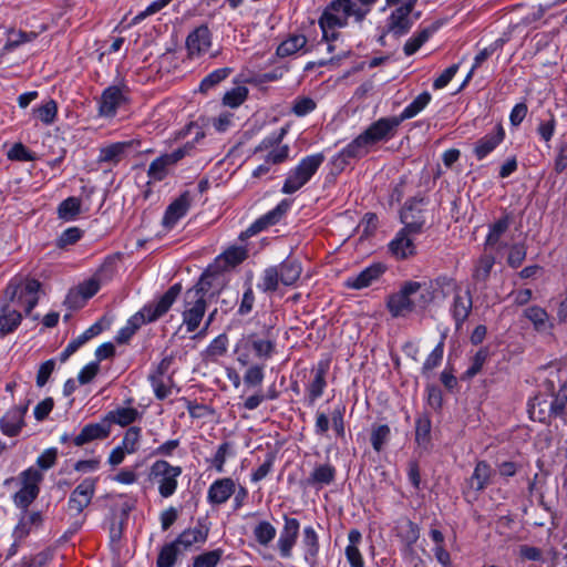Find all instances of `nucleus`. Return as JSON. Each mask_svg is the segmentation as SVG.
Returning a JSON list of instances; mask_svg holds the SVG:
<instances>
[{"label": "nucleus", "mask_w": 567, "mask_h": 567, "mask_svg": "<svg viewBox=\"0 0 567 567\" xmlns=\"http://www.w3.org/2000/svg\"><path fill=\"white\" fill-rule=\"evenodd\" d=\"M523 315L532 322L534 330L539 333L550 332L554 328V323L550 320L549 315L539 306L526 308Z\"/></svg>", "instance_id": "aec40b11"}, {"label": "nucleus", "mask_w": 567, "mask_h": 567, "mask_svg": "<svg viewBox=\"0 0 567 567\" xmlns=\"http://www.w3.org/2000/svg\"><path fill=\"white\" fill-rule=\"evenodd\" d=\"M110 435V426L105 417L99 423L85 425L73 440L76 446H82L93 440L105 439Z\"/></svg>", "instance_id": "a211bd4d"}, {"label": "nucleus", "mask_w": 567, "mask_h": 567, "mask_svg": "<svg viewBox=\"0 0 567 567\" xmlns=\"http://www.w3.org/2000/svg\"><path fill=\"white\" fill-rule=\"evenodd\" d=\"M262 379H264V372H262V368L259 365L250 367L244 375V382H245V384H247L249 386L259 385L262 382Z\"/></svg>", "instance_id": "338daca9"}, {"label": "nucleus", "mask_w": 567, "mask_h": 567, "mask_svg": "<svg viewBox=\"0 0 567 567\" xmlns=\"http://www.w3.org/2000/svg\"><path fill=\"white\" fill-rule=\"evenodd\" d=\"M208 536V527L198 525L194 528L184 530L175 540V544L183 546L185 549L197 543H204Z\"/></svg>", "instance_id": "c85d7f7f"}, {"label": "nucleus", "mask_w": 567, "mask_h": 567, "mask_svg": "<svg viewBox=\"0 0 567 567\" xmlns=\"http://www.w3.org/2000/svg\"><path fill=\"white\" fill-rule=\"evenodd\" d=\"M472 309V296L470 290H465L463 295L456 293L453 303V317L457 327L465 321Z\"/></svg>", "instance_id": "c756f323"}, {"label": "nucleus", "mask_w": 567, "mask_h": 567, "mask_svg": "<svg viewBox=\"0 0 567 567\" xmlns=\"http://www.w3.org/2000/svg\"><path fill=\"white\" fill-rule=\"evenodd\" d=\"M368 13V9L360 8L352 0H334L323 11L319 19V25L323 33V39L329 40V31L336 28L347 25L348 18L354 17L357 21H362Z\"/></svg>", "instance_id": "f03ea898"}, {"label": "nucleus", "mask_w": 567, "mask_h": 567, "mask_svg": "<svg viewBox=\"0 0 567 567\" xmlns=\"http://www.w3.org/2000/svg\"><path fill=\"white\" fill-rule=\"evenodd\" d=\"M189 206V193L185 192L167 207L163 225L168 228L173 227L187 213Z\"/></svg>", "instance_id": "6ab92c4d"}, {"label": "nucleus", "mask_w": 567, "mask_h": 567, "mask_svg": "<svg viewBox=\"0 0 567 567\" xmlns=\"http://www.w3.org/2000/svg\"><path fill=\"white\" fill-rule=\"evenodd\" d=\"M42 522L39 512L25 513L17 525L13 536L16 539H22L29 535L32 526H39Z\"/></svg>", "instance_id": "c9c22d12"}, {"label": "nucleus", "mask_w": 567, "mask_h": 567, "mask_svg": "<svg viewBox=\"0 0 567 567\" xmlns=\"http://www.w3.org/2000/svg\"><path fill=\"white\" fill-rule=\"evenodd\" d=\"M420 203V200H410L404 205L400 213L401 223L404 225L402 230L413 235L420 233L424 224Z\"/></svg>", "instance_id": "ddd939ff"}, {"label": "nucleus", "mask_w": 567, "mask_h": 567, "mask_svg": "<svg viewBox=\"0 0 567 567\" xmlns=\"http://www.w3.org/2000/svg\"><path fill=\"white\" fill-rule=\"evenodd\" d=\"M182 291V285L175 284L154 303L144 306L130 318L127 324L122 328L116 337L118 343L126 342L136 330L146 322H153L163 317L176 301Z\"/></svg>", "instance_id": "f257e3e1"}, {"label": "nucleus", "mask_w": 567, "mask_h": 567, "mask_svg": "<svg viewBox=\"0 0 567 567\" xmlns=\"http://www.w3.org/2000/svg\"><path fill=\"white\" fill-rule=\"evenodd\" d=\"M431 101V94L427 92L421 93L409 106L404 109L399 117H392V127L399 125L402 121L415 116L421 112Z\"/></svg>", "instance_id": "2f4dec72"}, {"label": "nucleus", "mask_w": 567, "mask_h": 567, "mask_svg": "<svg viewBox=\"0 0 567 567\" xmlns=\"http://www.w3.org/2000/svg\"><path fill=\"white\" fill-rule=\"evenodd\" d=\"M398 537L406 545L415 543L419 538V529L410 519H401L396 525Z\"/></svg>", "instance_id": "ea45409f"}, {"label": "nucleus", "mask_w": 567, "mask_h": 567, "mask_svg": "<svg viewBox=\"0 0 567 567\" xmlns=\"http://www.w3.org/2000/svg\"><path fill=\"white\" fill-rule=\"evenodd\" d=\"M216 286L219 288H223L224 286L219 274L207 270L202 275L198 282L185 292H196L197 297L205 299V295L209 291V289Z\"/></svg>", "instance_id": "cd10ccee"}, {"label": "nucleus", "mask_w": 567, "mask_h": 567, "mask_svg": "<svg viewBox=\"0 0 567 567\" xmlns=\"http://www.w3.org/2000/svg\"><path fill=\"white\" fill-rule=\"evenodd\" d=\"M124 102V95L117 86L106 89L101 97L100 114L113 116L116 109Z\"/></svg>", "instance_id": "412c9836"}, {"label": "nucleus", "mask_w": 567, "mask_h": 567, "mask_svg": "<svg viewBox=\"0 0 567 567\" xmlns=\"http://www.w3.org/2000/svg\"><path fill=\"white\" fill-rule=\"evenodd\" d=\"M27 412V406L19 409L14 408L9 411L1 420L0 427L6 435L14 436L21 430L23 424V415Z\"/></svg>", "instance_id": "b1692460"}, {"label": "nucleus", "mask_w": 567, "mask_h": 567, "mask_svg": "<svg viewBox=\"0 0 567 567\" xmlns=\"http://www.w3.org/2000/svg\"><path fill=\"white\" fill-rule=\"evenodd\" d=\"M502 45H503V41L496 40L489 47H487L478 52V54L475 56L473 68L465 79V83L472 78L474 70L476 68H478L485 60H487L496 50L502 48Z\"/></svg>", "instance_id": "603ef678"}, {"label": "nucleus", "mask_w": 567, "mask_h": 567, "mask_svg": "<svg viewBox=\"0 0 567 567\" xmlns=\"http://www.w3.org/2000/svg\"><path fill=\"white\" fill-rule=\"evenodd\" d=\"M547 391L554 396L550 400L549 413L554 417L561 416L567 404V370H550L545 381Z\"/></svg>", "instance_id": "39448f33"}, {"label": "nucleus", "mask_w": 567, "mask_h": 567, "mask_svg": "<svg viewBox=\"0 0 567 567\" xmlns=\"http://www.w3.org/2000/svg\"><path fill=\"white\" fill-rule=\"evenodd\" d=\"M431 31L429 29L422 30L416 37L406 41L404 45V53L411 55L415 53L420 47L430 38Z\"/></svg>", "instance_id": "680f3d73"}, {"label": "nucleus", "mask_w": 567, "mask_h": 567, "mask_svg": "<svg viewBox=\"0 0 567 567\" xmlns=\"http://www.w3.org/2000/svg\"><path fill=\"white\" fill-rule=\"evenodd\" d=\"M95 491V480L86 478L71 493L69 509L75 514L89 506Z\"/></svg>", "instance_id": "f8f14e48"}, {"label": "nucleus", "mask_w": 567, "mask_h": 567, "mask_svg": "<svg viewBox=\"0 0 567 567\" xmlns=\"http://www.w3.org/2000/svg\"><path fill=\"white\" fill-rule=\"evenodd\" d=\"M20 289V282L11 281L6 291H4V303L1 307L0 315V336L4 337L14 331V329L20 324L22 320V315L16 307L11 303L17 302L20 306H23L22 295L18 292Z\"/></svg>", "instance_id": "20e7f679"}, {"label": "nucleus", "mask_w": 567, "mask_h": 567, "mask_svg": "<svg viewBox=\"0 0 567 567\" xmlns=\"http://www.w3.org/2000/svg\"><path fill=\"white\" fill-rule=\"evenodd\" d=\"M22 487L14 494V503L27 508L39 494V483L42 481L43 475L35 468H28L20 475Z\"/></svg>", "instance_id": "0eeeda50"}, {"label": "nucleus", "mask_w": 567, "mask_h": 567, "mask_svg": "<svg viewBox=\"0 0 567 567\" xmlns=\"http://www.w3.org/2000/svg\"><path fill=\"white\" fill-rule=\"evenodd\" d=\"M35 112L44 124H51L56 116L58 105L55 101L50 100L44 105L37 109Z\"/></svg>", "instance_id": "052dcab7"}, {"label": "nucleus", "mask_w": 567, "mask_h": 567, "mask_svg": "<svg viewBox=\"0 0 567 567\" xmlns=\"http://www.w3.org/2000/svg\"><path fill=\"white\" fill-rule=\"evenodd\" d=\"M248 90L246 86H236L233 90L226 92L224 95V104L230 107H237L240 105L247 97Z\"/></svg>", "instance_id": "09e8293b"}, {"label": "nucleus", "mask_w": 567, "mask_h": 567, "mask_svg": "<svg viewBox=\"0 0 567 567\" xmlns=\"http://www.w3.org/2000/svg\"><path fill=\"white\" fill-rule=\"evenodd\" d=\"M135 144L134 141L121 142L109 145L101 150L100 162H118L125 151Z\"/></svg>", "instance_id": "e433bc0d"}, {"label": "nucleus", "mask_w": 567, "mask_h": 567, "mask_svg": "<svg viewBox=\"0 0 567 567\" xmlns=\"http://www.w3.org/2000/svg\"><path fill=\"white\" fill-rule=\"evenodd\" d=\"M416 0H408L392 12V33L402 35L410 30L413 24L411 12L414 9Z\"/></svg>", "instance_id": "2eb2a0df"}, {"label": "nucleus", "mask_w": 567, "mask_h": 567, "mask_svg": "<svg viewBox=\"0 0 567 567\" xmlns=\"http://www.w3.org/2000/svg\"><path fill=\"white\" fill-rule=\"evenodd\" d=\"M189 56H199L208 52L212 40L210 32L207 27L200 25L194 32H192L186 41Z\"/></svg>", "instance_id": "dca6fc26"}, {"label": "nucleus", "mask_w": 567, "mask_h": 567, "mask_svg": "<svg viewBox=\"0 0 567 567\" xmlns=\"http://www.w3.org/2000/svg\"><path fill=\"white\" fill-rule=\"evenodd\" d=\"M254 534L259 544L267 545L274 539L276 529L270 523L261 522L256 526Z\"/></svg>", "instance_id": "3c124183"}, {"label": "nucleus", "mask_w": 567, "mask_h": 567, "mask_svg": "<svg viewBox=\"0 0 567 567\" xmlns=\"http://www.w3.org/2000/svg\"><path fill=\"white\" fill-rule=\"evenodd\" d=\"M526 258V246L525 244H515L511 247L507 264L512 268H518Z\"/></svg>", "instance_id": "4d7b16f0"}, {"label": "nucleus", "mask_w": 567, "mask_h": 567, "mask_svg": "<svg viewBox=\"0 0 567 567\" xmlns=\"http://www.w3.org/2000/svg\"><path fill=\"white\" fill-rule=\"evenodd\" d=\"M138 415V412L133 408H121L115 411H111L106 414L105 420L111 427L112 423H117L121 426H126L134 422Z\"/></svg>", "instance_id": "4c0bfd02"}, {"label": "nucleus", "mask_w": 567, "mask_h": 567, "mask_svg": "<svg viewBox=\"0 0 567 567\" xmlns=\"http://www.w3.org/2000/svg\"><path fill=\"white\" fill-rule=\"evenodd\" d=\"M550 401L544 396H535L529 403V413L533 420L539 422H550L554 419V414L549 413Z\"/></svg>", "instance_id": "72a5a7b5"}, {"label": "nucleus", "mask_w": 567, "mask_h": 567, "mask_svg": "<svg viewBox=\"0 0 567 567\" xmlns=\"http://www.w3.org/2000/svg\"><path fill=\"white\" fill-rule=\"evenodd\" d=\"M109 264H104L100 270L89 280L81 284L76 291H70L66 297L65 303L70 305V307H78V298L81 296L83 300H87L93 297L100 289V277L107 269Z\"/></svg>", "instance_id": "4468645a"}, {"label": "nucleus", "mask_w": 567, "mask_h": 567, "mask_svg": "<svg viewBox=\"0 0 567 567\" xmlns=\"http://www.w3.org/2000/svg\"><path fill=\"white\" fill-rule=\"evenodd\" d=\"M390 132V120L381 118L370 125L352 143H350L341 153L344 158L360 157L368 153L370 146L382 141Z\"/></svg>", "instance_id": "7ed1b4c3"}, {"label": "nucleus", "mask_w": 567, "mask_h": 567, "mask_svg": "<svg viewBox=\"0 0 567 567\" xmlns=\"http://www.w3.org/2000/svg\"><path fill=\"white\" fill-rule=\"evenodd\" d=\"M82 236V230L78 227L68 228L62 233L58 239V247L64 248L69 245L75 244Z\"/></svg>", "instance_id": "0e129e2a"}, {"label": "nucleus", "mask_w": 567, "mask_h": 567, "mask_svg": "<svg viewBox=\"0 0 567 567\" xmlns=\"http://www.w3.org/2000/svg\"><path fill=\"white\" fill-rule=\"evenodd\" d=\"M289 204L281 202L275 209L256 220L247 230L249 235H255L266 227L276 224L287 212Z\"/></svg>", "instance_id": "a878e982"}, {"label": "nucleus", "mask_w": 567, "mask_h": 567, "mask_svg": "<svg viewBox=\"0 0 567 567\" xmlns=\"http://www.w3.org/2000/svg\"><path fill=\"white\" fill-rule=\"evenodd\" d=\"M247 257L246 250L240 247H234L226 250L223 255V259L229 266H236L244 261Z\"/></svg>", "instance_id": "69168bd1"}, {"label": "nucleus", "mask_w": 567, "mask_h": 567, "mask_svg": "<svg viewBox=\"0 0 567 567\" xmlns=\"http://www.w3.org/2000/svg\"><path fill=\"white\" fill-rule=\"evenodd\" d=\"M306 43L307 39L303 35H292L286 41L281 42V44L277 49V54L279 56L291 55L301 48H303Z\"/></svg>", "instance_id": "37998d69"}, {"label": "nucleus", "mask_w": 567, "mask_h": 567, "mask_svg": "<svg viewBox=\"0 0 567 567\" xmlns=\"http://www.w3.org/2000/svg\"><path fill=\"white\" fill-rule=\"evenodd\" d=\"M302 543L306 547V559H312L316 557L319 545L318 537L312 527H306L303 530V539Z\"/></svg>", "instance_id": "a18cd8bd"}, {"label": "nucleus", "mask_w": 567, "mask_h": 567, "mask_svg": "<svg viewBox=\"0 0 567 567\" xmlns=\"http://www.w3.org/2000/svg\"><path fill=\"white\" fill-rule=\"evenodd\" d=\"M206 311V300L197 297L196 292L184 293L183 323L187 332H194Z\"/></svg>", "instance_id": "6e6552de"}, {"label": "nucleus", "mask_w": 567, "mask_h": 567, "mask_svg": "<svg viewBox=\"0 0 567 567\" xmlns=\"http://www.w3.org/2000/svg\"><path fill=\"white\" fill-rule=\"evenodd\" d=\"M280 275V282L285 286L293 285L301 275V265L297 260L288 259L277 267Z\"/></svg>", "instance_id": "473e14b6"}, {"label": "nucleus", "mask_w": 567, "mask_h": 567, "mask_svg": "<svg viewBox=\"0 0 567 567\" xmlns=\"http://www.w3.org/2000/svg\"><path fill=\"white\" fill-rule=\"evenodd\" d=\"M192 143H186L183 147L174 151L171 154H164L153 161L148 168V176L155 181H162L166 176L167 166L176 164L181 161L190 150Z\"/></svg>", "instance_id": "9b49d317"}, {"label": "nucleus", "mask_w": 567, "mask_h": 567, "mask_svg": "<svg viewBox=\"0 0 567 567\" xmlns=\"http://www.w3.org/2000/svg\"><path fill=\"white\" fill-rule=\"evenodd\" d=\"M299 530V523L295 518H287L285 523V528L281 533V536L279 538V549L281 553V556L289 557L291 554V549L295 545L297 535Z\"/></svg>", "instance_id": "4be33fe9"}, {"label": "nucleus", "mask_w": 567, "mask_h": 567, "mask_svg": "<svg viewBox=\"0 0 567 567\" xmlns=\"http://www.w3.org/2000/svg\"><path fill=\"white\" fill-rule=\"evenodd\" d=\"M140 439V429L138 427H130L124 436L123 440V447L126 450L127 453L135 452L136 444Z\"/></svg>", "instance_id": "774afa93"}, {"label": "nucleus", "mask_w": 567, "mask_h": 567, "mask_svg": "<svg viewBox=\"0 0 567 567\" xmlns=\"http://www.w3.org/2000/svg\"><path fill=\"white\" fill-rule=\"evenodd\" d=\"M494 265V258L488 255H484L480 258L478 264L475 268L474 278L476 280H486L489 276L492 267Z\"/></svg>", "instance_id": "13d9d810"}, {"label": "nucleus", "mask_w": 567, "mask_h": 567, "mask_svg": "<svg viewBox=\"0 0 567 567\" xmlns=\"http://www.w3.org/2000/svg\"><path fill=\"white\" fill-rule=\"evenodd\" d=\"M388 267L384 264H375L361 271L358 276L349 278L346 286L352 289H362L371 286L382 275L385 274Z\"/></svg>", "instance_id": "f3484780"}, {"label": "nucleus", "mask_w": 567, "mask_h": 567, "mask_svg": "<svg viewBox=\"0 0 567 567\" xmlns=\"http://www.w3.org/2000/svg\"><path fill=\"white\" fill-rule=\"evenodd\" d=\"M509 224L511 221L508 216H505L493 224L485 245L489 248H496L501 244V238L507 231Z\"/></svg>", "instance_id": "58836bf2"}, {"label": "nucleus", "mask_w": 567, "mask_h": 567, "mask_svg": "<svg viewBox=\"0 0 567 567\" xmlns=\"http://www.w3.org/2000/svg\"><path fill=\"white\" fill-rule=\"evenodd\" d=\"M245 344L250 347L259 358H269L275 349L272 341L267 339H258L254 334L245 339Z\"/></svg>", "instance_id": "a19ab883"}, {"label": "nucleus", "mask_w": 567, "mask_h": 567, "mask_svg": "<svg viewBox=\"0 0 567 567\" xmlns=\"http://www.w3.org/2000/svg\"><path fill=\"white\" fill-rule=\"evenodd\" d=\"M444 353V337H442L439 344L434 348V350L429 354L424 364H423V373H427L439 367L443 359Z\"/></svg>", "instance_id": "de8ad7c7"}, {"label": "nucleus", "mask_w": 567, "mask_h": 567, "mask_svg": "<svg viewBox=\"0 0 567 567\" xmlns=\"http://www.w3.org/2000/svg\"><path fill=\"white\" fill-rule=\"evenodd\" d=\"M81 212V200L76 197H69L63 200L58 209L59 217L65 220L74 219Z\"/></svg>", "instance_id": "79ce46f5"}, {"label": "nucleus", "mask_w": 567, "mask_h": 567, "mask_svg": "<svg viewBox=\"0 0 567 567\" xmlns=\"http://www.w3.org/2000/svg\"><path fill=\"white\" fill-rule=\"evenodd\" d=\"M223 555L221 549H215L197 556L193 567H216Z\"/></svg>", "instance_id": "864d4df0"}, {"label": "nucleus", "mask_w": 567, "mask_h": 567, "mask_svg": "<svg viewBox=\"0 0 567 567\" xmlns=\"http://www.w3.org/2000/svg\"><path fill=\"white\" fill-rule=\"evenodd\" d=\"M35 33H25L22 31L19 32H10L8 41L6 45L3 47V53L11 51L12 49L17 48L18 45L31 41L35 38Z\"/></svg>", "instance_id": "6e6d98bb"}, {"label": "nucleus", "mask_w": 567, "mask_h": 567, "mask_svg": "<svg viewBox=\"0 0 567 567\" xmlns=\"http://www.w3.org/2000/svg\"><path fill=\"white\" fill-rule=\"evenodd\" d=\"M324 384H326L324 370H323V368H319L317 370L316 377L309 388V395H310L311 401H315L317 398H319L322 394Z\"/></svg>", "instance_id": "e2e57ef3"}, {"label": "nucleus", "mask_w": 567, "mask_h": 567, "mask_svg": "<svg viewBox=\"0 0 567 567\" xmlns=\"http://www.w3.org/2000/svg\"><path fill=\"white\" fill-rule=\"evenodd\" d=\"M412 235L401 230L394 240H392V256L398 259H406L415 254Z\"/></svg>", "instance_id": "393cba45"}, {"label": "nucleus", "mask_w": 567, "mask_h": 567, "mask_svg": "<svg viewBox=\"0 0 567 567\" xmlns=\"http://www.w3.org/2000/svg\"><path fill=\"white\" fill-rule=\"evenodd\" d=\"M280 282V275L277 267H269L265 270L262 277L261 289L265 292L276 291Z\"/></svg>", "instance_id": "49530a36"}, {"label": "nucleus", "mask_w": 567, "mask_h": 567, "mask_svg": "<svg viewBox=\"0 0 567 567\" xmlns=\"http://www.w3.org/2000/svg\"><path fill=\"white\" fill-rule=\"evenodd\" d=\"M323 162V155L316 154L303 158L300 164L287 177L282 192L292 194L300 189L317 172Z\"/></svg>", "instance_id": "423d86ee"}, {"label": "nucleus", "mask_w": 567, "mask_h": 567, "mask_svg": "<svg viewBox=\"0 0 567 567\" xmlns=\"http://www.w3.org/2000/svg\"><path fill=\"white\" fill-rule=\"evenodd\" d=\"M177 556V545L174 543L165 545L157 558V567H173Z\"/></svg>", "instance_id": "8fccbe9b"}, {"label": "nucleus", "mask_w": 567, "mask_h": 567, "mask_svg": "<svg viewBox=\"0 0 567 567\" xmlns=\"http://www.w3.org/2000/svg\"><path fill=\"white\" fill-rule=\"evenodd\" d=\"M334 477V468L330 465H320L311 474L313 483L329 484Z\"/></svg>", "instance_id": "bf43d9fd"}, {"label": "nucleus", "mask_w": 567, "mask_h": 567, "mask_svg": "<svg viewBox=\"0 0 567 567\" xmlns=\"http://www.w3.org/2000/svg\"><path fill=\"white\" fill-rule=\"evenodd\" d=\"M230 71V69L225 68L212 72L202 81L200 91L206 92L210 87L215 86L216 84L225 80L229 75Z\"/></svg>", "instance_id": "5fc2aeb1"}, {"label": "nucleus", "mask_w": 567, "mask_h": 567, "mask_svg": "<svg viewBox=\"0 0 567 567\" xmlns=\"http://www.w3.org/2000/svg\"><path fill=\"white\" fill-rule=\"evenodd\" d=\"M349 545L346 548L347 558L352 567H363L364 563L359 551L358 544L361 542V533L357 529L349 532Z\"/></svg>", "instance_id": "f704fd0d"}, {"label": "nucleus", "mask_w": 567, "mask_h": 567, "mask_svg": "<svg viewBox=\"0 0 567 567\" xmlns=\"http://www.w3.org/2000/svg\"><path fill=\"white\" fill-rule=\"evenodd\" d=\"M504 135L505 133L502 125H497L495 133L487 134L486 136L477 141L474 150L476 157L478 159L484 158L503 141Z\"/></svg>", "instance_id": "bb28decb"}, {"label": "nucleus", "mask_w": 567, "mask_h": 567, "mask_svg": "<svg viewBox=\"0 0 567 567\" xmlns=\"http://www.w3.org/2000/svg\"><path fill=\"white\" fill-rule=\"evenodd\" d=\"M493 470L491 465L485 461H480L468 480V485L472 489L476 492L483 491L486 486L491 484V480L493 476Z\"/></svg>", "instance_id": "5701e85b"}, {"label": "nucleus", "mask_w": 567, "mask_h": 567, "mask_svg": "<svg viewBox=\"0 0 567 567\" xmlns=\"http://www.w3.org/2000/svg\"><path fill=\"white\" fill-rule=\"evenodd\" d=\"M421 288L417 281H405L395 295H392V317H406L414 310L412 296Z\"/></svg>", "instance_id": "1a4fd4ad"}, {"label": "nucleus", "mask_w": 567, "mask_h": 567, "mask_svg": "<svg viewBox=\"0 0 567 567\" xmlns=\"http://www.w3.org/2000/svg\"><path fill=\"white\" fill-rule=\"evenodd\" d=\"M181 474V468L169 465L166 461H157L152 466V475L162 477L159 481V493L163 497L171 496L177 486L176 477Z\"/></svg>", "instance_id": "9d476101"}, {"label": "nucleus", "mask_w": 567, "mask_h": 567, "mask_svg": "<svg viewBox=\"0 0 567 567\" xmlns=\"http://www.w3.org/2000/svg\"><path fill=\"white\" fill-rule=\"evenodd\" d=\"M234 492V482L230 478H224L215 482L208 493L210 502L221 504L226 502Z\"/></svg>", "instance_id": "7c9ffc66"}, {"label": "nucleus", "mask_w": 567, "mask_h": 567, "mask_svg": "<svg viewBox=\"0 0 567 567\" xmlns=\"http://www.w3.org/2000/svg\"><path fill=\"white\" fill-rule=\"evenodd\" d=\"M390 435V429L386 424L373 425L371 430V444L374 451L380 452L383 450Z\"/></svg>", "instance_id": "c03bdc74"}]
</instances>
